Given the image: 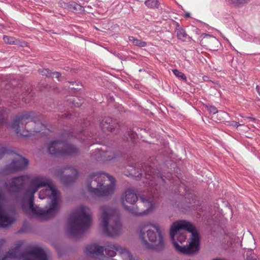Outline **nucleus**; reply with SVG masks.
I'll list each match as a JSON object with an SVG mask.
<instances>
[{"instance_id": "dca6fc26", "label": "nucleus", "mask_w": 260, "mask_h": 260, "mask_svg": "<svg viewBox=\"0 0 260 260\" xmlns=\"http://www.w3.org/2000/svg\"><path fill=\"white\" fill-rule=\"evenodd\" d=\"M201 43L202 45L211 50H216L219 44L218 40L212 36L205 34L202 38Z\"/></svg>"}, {"instance_id": "f03ea898", "label": "nucleus", "mask_w": 260, "mask_h": 260, "mask_svg": "<svg viewBox=\"0 0 260 260\" xmlns=\"http://www.w3.org/2000/svg\"><path fill=\"white\" fill-rule=\"evenodd\" d=\"M170 236L176 250L181 253L193 255L200 249V235L191 222L181 220L174 222L170 229Z\"/></svg>"}, {"instance_id": "0eeeda50", "label": "nucleus", "mask_w": 260, "mask_h": 260, "mask_svg": "<svg viewBox=\"0 0 260 260\" xmlns=\"http://www.w3.org/2000/svg\"><path fill=\"white\" fill-rule=\"evenodd\" d=\"M2 260H48L44 250L38 246H32L23 253H20L18 248L8 251Z\"/></svg>"}, {"instance_id": "a19ab883", "label": "nucleus", "mask_w": 260, "mask_h": 260, "mask_svg": "<svg viewBox=\"0 0 260 260\" xmlns=\"http://www.w3.org/2000/svg\"><path fill=\"white\" fill-rule=\"evenodd\" d=\"M6 241L5 239H0V249L2 248L3 245L5 244Z\"/></svg>"}, {"instance_id": "9b49d317", "label": "nucleus", "mask_w": 260, "mask_h": 260, "mask_svg": "<svg viewBox=\"0 0 260 260\" xmlns=\"http://www.w3.org/2000/svg\"><path fill=\"white\" fill-rule=\"evenodd\" d=\"M28 164L27 159L21 157L19 159H13L9 165L6 166L3 170V173L9 175L15 172L25 169Z\"/></svg>"}, {"instance_id": "a211bd4d", "label": "nucleus", "mask_w": 260, "mask_h": 260, "mask_svg": "<svg viewBox=\"0 0 260 260\" xmlns=\"http://www.w3.org/2000/svg\"><path fill=\"white\" fill-rule=\"evenodd\" d=\"M79 153V149L74 145L63 142L60 156H74Z\"/></svg>"}, {"instance_id": "e433bc0d", "label": "nucleus", "mask_w": 260, "mask_h": 260, "mask_svg": "<svg viewBox=\"0 0 260 260\" xmlns=\"http://www.w3.org/2000/svg\"><path fill=\"white\" fill-rule=\"evenodd\" d=\"M128 135L132 140L135 139L136 137H137V134L132 131L129 132Z\"/></svg>"}, {"instance_id": "72a5a7b5", "label": "nucleus", "mask_w": 260, "mask_h": 260, "mask_svg": "<svg viewBox=\"0 0 260 260\" xmlns=\"http://www.w3.org/2000/svg\"><path fill=\"white\" fill-rule=\"evenodd\" d=\"M4 112V108L0 110V125L3 124L5 122Z\"/></svg>"}, {"instance_id": "c03bdc74", "label": "nucleus", "mask_w": 260, "mask_h": 260, "mask_svg": "<svg viewBox=\"0 0 260 260\" xmlns=\"http://www.w3.org/2000/svg\"><path fill=\"white\" fill-rule=\"evenodd\" d=\"M255 89H256V91L258 92V94H259L260 87H259V86L258 85H257L256 86Z\"/></svg>"}, {"instance_id": "79ce46f5", "label": "nucleus", "mask_w": 260, "mask_h": 260, "mask_svg": "<svg viewBox=\"0 0 260 260\" xmlns=\"http://www.w3.org/2000/svg\"><path fill=\"white\" fill-rule=\"evenodd\" d=\"M247 260H257L255 257H254L252 256H248L246 258Z\"/></svg>"}, {"instance_id": "f3484780", "label": "nucleus", "mask_w": 260, "mask_h": 260, "mask_svg": "<svg viewBox=\"0 0 260 260\" xmlns=\"http://www.w3.org/2000/svg\"><path fill=\"white\" fill-rule=\"evenodd\" d=\"M37 176H41L44 177L46 178L49 181V185H46L44 187H46L47 188L45 190H42L39 192V198L41 199H44L46 196H49V198L51 199L50 198V196L52 194V190H56L57 191V203L60 205L59 204V191L57 190V189L55 188L52 184V183L51 181V180L49 179L48 178L42 176V175H38Z\"/></svg>"}, {"instance_id": "a18cd8bd", "label": "nucleus", "mask_w": 260, "mask_h": 260, "mask_svg": "<svg viewBox=\"0 0 260 260\" xmlns=\"http://www.w3.org/2000/svg\"><path fill=\"white\" fill-rule=\"evenodd\" d=\"M185 16L186 17H190V13H186Z\"/></svg>"}, {"instance_id": "49530a36", "label": "nucleus", "mask_w": 260, "mask_h": 260, "mask_svg": "<svg viewBox=\"0 0 260 260\" xmlns=\"http://www.w3.org/2000/svg\"><path fill=\"white\" fill-rule=\"evenodd\" d=\"M180 28V25L178 24V23H177V26H176V29L177 28Z\"/></svg>"}, {"instance_id": "2f4dec72", "label": "nucleus", "mask_w": 260, "mask_h": 260, "mask_svg": "<svg viewBox=\"0 0 260 260\" xmlns=\"http://www.w3.org/2000/svg\"><path fill=\"white\" fill-rule=\"evenodd\" d=\"M39 73L43 76L47 77H51L52 76V72L48 69H44L39 70Z\"/></svg>"}, {"instance_id": "aec40b11", "label": "nucleus", "mask_w": 260, "mask_h": 260, "mask_svg": "<svg viewBox=\"0 0 260 260\" xmlns=\"http://www.w3.org/2000/svg\"><path fill=\"white\" fill-rule=\"evenodd\" d=\"M14 219L4 214L2 210L1 205H0V227L6 228L11 224L13 221Z\"/></svg>"}, {"instance_id": "a878e982", "label": "nucleus", "mask_w": 260, "mask_h": 260, "mask_svg": "<svg viewBox=\"0 0 260 260\" xmlns=\"http://www.w3.org/2000/svg\"><path fill=\"white\" fill-rule=\"evenodd\" d=\"M176 32L177 34V37L179 40L185 41L187 40H190L191 39V38L186 34L185 30L182 28H177Z\"/></svg>"}, {"instance_id": "473e14b6", "label": "nucleus", "mask_w": 260, "mask_h": 260, "mask_svg": "<svg viewBox=\"0 0 260 260\" xmlns=\"http://www.w3.org/2000/svg\"><path fill=\"white\" fill-rule=\"evenodd\" d=\"M205 108L211 114H214L218 113V110L217 108L214 106L208 105H206Z\"/></svg>"}, {"instance_id": "bb28decb", "label": "nucleus", "mask_w": 260, "mask_h": 260, "mask_svg": "<svg viewBox=\"0 0 260 260\" xmlns=\"http://www.w3.org/2000/svg\"><path fill=\"white\" fill-rule=\"evenodd\" d=\"M145 6L150 9H157L159 6L158 0H146L144 2Z\"/></svg>"}, {"instance_id": "5701e85b", "label": "nucleus", "mask_w": 260, "mask_h": 260, "mask_svg": "<svg viewBox=\"0 0 260 260\" xmlns=\"http://www.w3.org/2000/svg\"><path fill=\"white\" fill-rule=\"evenodd\" d=\"M251 0H225L226 4L235 8H241L248 3Z\"/></svg>"}, {"instance_id": "6ab92c4d", "label": "nucleus", "mask_w": 260, "mask_h": 260, "mask_svg": "<svg viewBox=\"0 0 260 260\" xmlns=\"http://www.w3.org/2000/svg\"><path fill=\"white\" fill-rule=\"evenodd\" d=\"M104 252V247L98 244H93L87 245L86 247V253L96 255H102Z\"/></svg>"}, {"instance_id": "2eb2a0df", "label": "nucleus", "mask_w": 260, "mask_h": 260, "mask_svg": "<svg viewBox=\"0 0 260 260\" xmlns=\"http://www.w3.org/2000/svg\"><path fill=\"white\" fill-rule=\"evenodd\" d=\"M63 141L55 140L48 144V151L51 155L56 157L60 156L62 151Z\"/></svg>"}, {"instance_id": "1a4fd4ad", "label": "nucleus", "mask_w": 260, "mask_h": 260, "mask_svg": "<svg viewBox=\"0 0 260 260\" xmlns=\"http://www.w3.org/2000/svg\"><path fill=\"white\" fill-rule=\"evenodd\" d=\"M121 153L117 150L105 147V149H97L92 153V157L98 161L110 160L118 157Z\"/></svg>"}, {"instance_id": "c756f323", "label": "nucleus", "mask_w": 260, "mask_h": 260, "mask_svg": "<svg viewBox=\"0 0 260 260\" xmlns=\"http://www.w3.org/2000/svg\"><path fill=\"white\" fill-rule=\"evenodd\" d=\"M173 73L177 77L180 78L185 81H187V78L186 76L184 75V74L180 72L177 69L173 70Z\"/></svg>"}, {"instance_id": "412c9836", "label": "nucleus", "mask_w": 260, "mask_h": 260, "mask_svg": "<svg viewBox=\"0 0 260 260\" xmlns=\"http://www.w3.org/2000/svg\"><path fill=\"white\" fill-rule=\"evenodd\" d=\"M86 132L82 131L80 133L75 135L73 132H69L67 134V138L70 139L71 138L75 137L81 142H86L89 140V138L93 139V135L91 136H87L85 134Z\"/></svg>"}, {"instance_id": "f704fd0d", "label": "nucleus", "mask_w": 260, "mask_h": 260, "mask_svg": "<svg viewBox=\"0 0 260 260\" xmlns=\"http://www.w3.org/2000/svg\"><path fill=\"white\" fill-rule=\"evenodd\" d=\"M6 149L3 147L1 144H0V159H1L4 154L6 152Z\"/></svg>"}, {"instance_id": "f8f14e48", "label": "nucleus", "mask_w": 260, "mask_h": 260, "mask_svg": "<svg viewBox=\"0 0 260 260\" xmlns=\"http://www.w3.org/2000/svg\"><path fill=\"white\" fill-rule=\"evenodd\" d=\"M61 181L66 185L75 181L78 176V171L72 167H64L58 171Z\"/></svg>"}, {"instance_id": "7c9ffc66", "label": "nucleus", "mask_w": 260, "mask_h": 260, "mask_svg": "<svg viewBox=\"0 0 260 260\" xmlns=\"http://www.w3.org/2000/svg\"><path fill=\"white\" fill-rule=\"evenodd\" d=\"M3 40L5 43L8 44H15L16 42V39L15 38L6 36H4Z\"/></svg>"}, {"instance_id": "c85d7f7f", "label": "nucleus", "mask_w": 260, "mask_h": 260, "mask_svg": "<svg viewBox=\"0 0 260 260\" xmlns=\"http://www.w3.org/2000/svg\"><path fill=\"white\" fill-rule=\"evenodd\" d=\"M34 123L37 125L33 129V132H40L43 128L45 127V125L44 123L42 122L40 120L37 121H35Z\"/></svg>"}, {"instance_id": "ea45409f", "label": "nucleus", "mask_w": 260, "mask_h": 260, "mask_svg": "<svg viewBox=\"0 0 260 260\" xmlns=\"http://www.w3.org/2000/svg\"><path fill=\"white\" fill-rule=\"evenodd\" d=\"M21 135L24 137H28L30 136L31 135V133H29L28 131H26L25 134H21Z\"/></svg>"}, {"instance_id": "4c0bfd02", "label": "nucleus", "mask_w": 260, "mask_h": 260, "mask_svg": "<svg viewBox=\"0 0 260 260\" xmlns=\"http://www.w3.org/2000/svg\"><path fill=\"white\" fill-rule=\"evenodd\" d=\"M61 76V74L57 72H52V76L51 77H54L58 79Z\"/></svg>"}, {"instance_id": "39448f33", "label": "nucleus", "mask_w": 260, "mask_h": 260, "mask_svg": "<svg viewBox=\"0 0 260 260\" xmlns=\"http://www.w3.org/2000/svg\"><path fill=\"white\" fill-rule=\"evenodd\" d=\"M151 227L144 226L139 231L142 243L148 249L162 251L165 246L162 231L158 224H152Z\"/></svg>"}, {"instance_id": "6e6552de", "label": "nucleus", "mask_w": 260, "mask_h": 260, "mask_svg": "<svg viewBox=\"0 0 260 260\" xmlns=\"http://www.w3.org/2000/svg\"><path fill=\"white\" fill-rule=\"evenodd\" d=\"M138 200V196L134 191L132 189H128L125 192V196L122 200V203L125 210L134 215H142L146 214L148 210V209L143 211L140 210L139 207L145 203H150L152 205L151 201L143 198H141L140 201L138 203L139 205H135V204Z\"/></svg>"}, {"instance_id": "20e7f679", "label": "nucleus", "mask_w": 260, "mask_h": 260, "mask_svg": "<svg viewBox=\"0 0 260 260\" xmlns=\"http://www.w3.org/2000/svg\"><path fill=\"white\" fill-rule=\"evenodd\" d=\"M89 208L81 206L72 212L68 220L69 233L73 238H79L88 230L91 223Z\"/></svg>"}, {"instance_id": "4be33fe9", "label": "nucleus", "mask_w": 260, "mask_h": 260, "mask_svg": "<svg viewBox=\"0 0 260 260\" xmlns=\"http://www.w3.org/2000/svg\"><path fill=\"white\" fill-rule=\"evenodd\" d=\"M119 246L116 244H112L107 243L105 248L104 247V251H105L106 254L111 257L114 256L116 255V251H119Z\"/></svg>"}, {"instance_id": "4468645a", "label": "nucleus", "mask_w": 260, "mask_h": 260, "mask_svg": "<svg viewBox=\"0 0 260 260\" xmlns=\"http://www.w3.org/2000/svg\"><path fill=\"white\" fill-rule=\"evenodd\" d=\"M100 126L103 131L112 132L118 126V123L115 120L111 117H104L100 121Z\"/></svg>"}, {"instance_id": "ddd939ff", "label": "nucleus", "mask_w": 260, "mask_h": 260, "mask_svg": "<svg viewBox=\"0 0 260 260\" xmlns=\"http://www.w3.org/2000/svg\"><path fill=\"white\" fill-rule=\"evenodd\" d=\"M143 173L145 174V177L149 180L148 184L151 185H153L154 183L153 180H155L157 177H159L158 173H156L153 168L145 164L141 166V173H139L137 176L142 177Z\"/></svg>"}, {"instance_id": "37998d69", "label": "nucleus", "mask_w": 260, "mask_h": 260, "mask_svg": "<svg viewBox=\"0 0 260 260\" xmlns=\"http://www.w3.org/2000/svg\"><path fill=\"white\" fill-rule=\"evenodd\" d=\"M245 118H247V119H249L250 120H251L252 121H255L256 120V119L255 118H253V117H246Z\"/></svg>"}, {"instance_id": "9d476101", "label": "nucleus", "mask_w": 260, "mask_h": 260, "mask_svg": "<svg viewBox=\"0 0 260 260\" xmlns=\"http://www.w3.org/2000/svg\"><path fill=\"white\" fill-rule=\"evenodd\" d=\"M34 120V113L33 112H24L15 117L11 124V127L16 131L17 134H19L20 125L23 126Z\"/></svg>"}, {"instance_id": "c9c22d12", "label": "nucleus", "mask_w": 260, "mask_h": 260, "mask_svg": "<svg viewBox=\"0 0 260 260\" xmlns=\"http://www.w3.org/2000/svg\"><path fill=\"white\" fill-rule=\"evenodd\" d=\"M76 100H78L77 98H73V99H70V101L73 103V104L76 107H80L81 106V103H78L76 101Z\"/></svg>"}, {"instance_id": "f257e3e1", "label": "nucleus", "mask_w": 260, "mask_h": 260, "mask_svg": "<svg viewBox=\"0 0 260 260\" xmlns=\"http://www.w3.org/2000/svg\"><path fill=\"white\" fill-rule=\"evenodd\" d=\"M29 182V186L25 190L24 198L28 201L29 214L32 216L50 219L59 212L60 206L57 203V191L52 190L50 196L51 201L49 207L41 209L34 205V195L41 188L49 185V181L41 176L30 178L28 175H21L12 179L11 182L6 183L5 186L7 190L13 193H18L24 190L25 184Z\"/></svg>"}, {"instance_id": "cd10ccee", "label": "nucleus", "mask_w": 260, "mask_h": 260, "mask_svg": "<svg viewBox=\"0 0 260 260\" xmlns=\"http://www.w3.org/2000/svg\"><path fill=\"white\" fill-rule=\"evenodd\" d=\"M128 39L129 42L132 43L135 46L138 47H145L147 45L146 42L142 41L141 40H138L133 36L129 37Z\"/></svg>"}, {"instance_id": "423d86ee", "label": "nucleus", "mask_w": 260, "mask_h": 260, "mask_svg": "<svg viewBox=\"0 0 260 260\" xmlns=\"http://www.w3.org/2000/svg\"><path fill=\"white\" fill-rule=\"evenodd\" d=\"M101 225L104 233L108 236L118 235L121 230L119 214L116 209L103 206L101 208Z\"/></svg>"}, {"instance_id": "7ed1b4c3", "label": "nucleus", "mask_w": 260, "mask_h": 260, "mask_svg": "<svg viewBox=\"0 0 260 260\" xmlns=\"http://www.w3.org/2000/svg\"><path fill=\"white\" fill-rule=\"evenodd\" d=\"M114 177L105 172L93 173L87 179L89 193L94 198L111 196L115 190Z\"/></svg>"}, {"instance_id": "58836bf2", "label": "nucleus", "mask_w": 260, "mask_h": 260, "mask_svg": "<svg viewBox=\"0 0 260 260\" xmlns=\"http://www.w3.org/2000/svg\"><path fill=\"white\" fill-rule=\"evenodd\" d=\"M242 124H240L239 122H236V121H233L232 124V125L235 126V127H238V126L241 125Z\"/></svg>"}, {"instance_id": "b1692460", "label": "nucleus", "mask_w": 260, "mask_h": 260, "mask_svg": "<svg viewBox=\"0 0 260 260\" xmlns=\"http://www.w3.org/2000/svg\"><path fill=\"white\" fill-rule=\"evenodd\" d=\"M67 7L70 11L74 12H82L84 10L82 6L74 1H71L67 3Z\"/></svg>"}, {"instance_id": "de8ad7c7", "label": "nucleus", "mask_w": 260, "mask_h": 260, "mask_svg": "<svg viewBox=\"0 0 260 260\" xmlns=\"http://www.w3.org/2000/svg\"><path fill=\"white\" fill-rule=\"evenodd\" d=\"M220 112L221 114H222L226 115V113H224V112H222V111H220Z\"/></svg>"}, {"instance_id": "393cba45", "label": "nucleus", "mask_w": 260, "mask_h": 260, "mask_svg": "<svg viewBox=\"0 0 260 260\" xmlns=\"http://www.w3.org/2000/svg\"><path fill=\"white\" fill-rule=\"evenodd\" d=\"M119 253L121 256L124 260H140L138 257H133L131 253L125 249H120L119 248Z\"/></svg>"}, {"instance_id": "09e8293b", "label": "nucleus", "mask_w": 260, "mask_h": 260, "mask_svg": "<svg viewBox=\"0 0 260 260\" xmlns=\"http://www.w3.org/2000/svg\"><path fill=\"white\" fill-rule=\"evenodd\" d=\"M259 95H260V92H259Z\"/></svg>"}]
</instances>
